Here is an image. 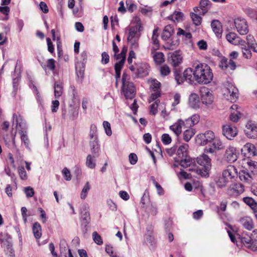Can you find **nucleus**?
<instances>
[{"instance_id":"nucleus-1","label":"nucleus","mask_w":257,"mask_h":257,"mask_svg":"<svg viewBox=\"0 0 257 257\" xmlns=\"http://www.w3.org/2000/svg\"><path fill=\"white\" fill-rule=\"evenodd\" d=\"M197 143L201 146H205L211 143L213 147H206L204 152L207 153L213 154L215 150H220L223 148L221 141L217 138H215L214 133L211 131H206L204 133L197 135Z\"/></svg>"},{"instance_id":"nucleus-2","label":"nucleus","mask_w":257,"mask_h":257,"mask_svg":"<svg viewBox=\"0 0 257 257\" xmlns=\"http://www.w3.org/2000/svg\"><path fill=\"white\" fill-rule=\"evenodd\" d=\"M195 81L199 84H207L213 79V74L210 67L205 63L193 66Z\"/></svg>"},{"instance_id":"nucleus-3","label":"nucleus","mask_w":257,"mask_h":257,"mask_svg":"<svg viewBox=\"0 0 257 257\" xmlns=\"http://www.w3.org/2000/svg\"><path fill=\"white\" fill-rule=\"evenodd\" d=\"M196 161L201 168L197 169L193 162V164L189 167L188 170L191 172L196 171L202 177L208 176L209 171L211 167V159L207 155L202 154L197 158Z\"/></svg>"},{"instance_id":"nucleus-4","label":"nucleus","mask_w":257,"mask_h":257,"mask_svg":"<svg viewBox=\"0 0 257 257\" xmlns=\"http://www.w3.org/2000/svg\"><path fill=\"white\" fill-rule=\"evenodd\" d=\"M199 118L200 117L198 115L194 114L184 121L181 119H179L173 124L170 126V130L172 131L176 136L178 137L182 133V128L183 126L186 128L191 127L199 122Z\"/></svg>"},{"instance_id":"nucleus-5","label":"nucleus","mask_w":257,"mask_h":257,"mask_svg":"<svg viewBox=\"0 0 257 257\" xmlns=\"http://www.w3.org/2000/svg\"><path fill=\"white\" fill-rule=\"evenodd\" d=\"M188 144H183L177 148L178 158L175 159V161L184 168H189L193 164V159L188 156Z\"/></svg>"},{"instance_id":"nucleus-6","label":"nucleus","mask_w":257,"mask_h":257,"mask_svg":"<svg viewBox=\"0 0 257 257\" xmlns=\"http://www.w3.org/2000/svg\"><path fill=\"white\" fill-rule=\"evenodd\" d=\"M68 93L72 99L71 101L69 102V113L72 119H75L78 115L80 100L74 86H70Z\"/></svg>"},{"instance_id":"nucleus-7","label":"nucleus","mask_w":257,"mask_h":257,"mask_svg":"<svg viewBox=\"0 0 257 257\" xmlns=\"http://www.w3.org/2000/svg\"><path fill=\"white\" fill-rule=\"evenodd\" d=\"M121 91L126 99H132L136 95V88L134 83L130 81V76L123 72L122 76Z\"/></svg>"},{"instance_id":"nucleus-8","label":"nucleus","mask_w":257,"mask_h":257,"mask_svg":"<svg viewBox=\"0 0 257 257\" xmlns=\"http://www.w3.org/2000/svg\"><path fill=\"white\" fill-rule=\"evenodd\" d=\"M89 136L91 154L94 158H97L99 155L100 145L98 139L97 127L95 125H91Z\"/></svg>"},{"instance_id":"nucleus-9","label":"nucleus","mask_w":257,"mask_h":257,"mask_svg":"<svg viewBox=\"0 0 257 257\" xmlns=\"http://www.w3.org/2000/svg\"><path fill=\"white\" fill-rule=\"evenodd\" d=\"M13 122L15 121L17 126H19L21 128V130H19V133L21 136L22 142L24 143L26 148H29L30 141L27 135V126L25 122L23 121L21 115H19L18 116L15 113L13 115Z\"/></svg>"},{"instance_id":"nucleus-10","label":"nucleus","mask_w":257,"mask_h":257,"mask_svg":"<svg viewBox=\"0 0 257 257\" xmlns=\"http://www.w3.org/2000/svg\"><path fill=\"white\" fill-rule=\"evenodd\" d=\"M80 57V61H77L75 63V70L78 81L81 82L84 76L85 64L87 58V53L85 51L82 52L81 53Z\"/></svg>"},{"instance_id":"nucleus-11","label":"nucleus","mask_w":257,"mask_h":257,"mask_svg":"<svg viewBox=\"0 0 257 257\" xmlns=\"http://www.w3.org/2000/svg\"><path fill=\"white\" fill-rule=\"evenodd\" d=\"M237 88L231 83H228L227 87H225L223 91L224 97L231 102L235 101L238 97Z\"/></svg>"},{"instance_id":"nucleus-12","label":"nucleus","mask_w":257,"mask_h":257,"mask_svg":"<svg viewBox=\"0 0 257 257\" xmlns=\"http://www.w3.org/2000/svg\"><path fill=\"white\" fill-rule=\"evenodd\" d=\"M234 23L236 29L240 35H244L247 34L249 29L245 19L237 18L234 20Z\"/></svg>"},{"instance_id":"nucleus-13","label":"nucleus","mask_w":257,"mask_h":257,"mask_svg":"<svg viewBox=\"0 0 257 257\" xmlns=\"http://www.w3.org/2000/svg\"><path fill=\"white\" fill-rule=\"evenodd\" d=\"M238 156V153L236 148L233 146H229L226 148L223 157L226 162L231 163L237 160Z\"/></svg>"},{"instance_id":"nucleus-14","label":"nucleus","mask_w":257,"mask_h":257,"mask_svg":"<svg viewBox=\"0 0 257 257\" xmlns=\"http://www.w3.org/2000/svg\"><path fill=\"white\" fill-rule=\"evenodd\" d=\"M80 219L83 225L86 226L90 221L89 207L87 204H83L80 210Z\"/></svg>"},{"instance_id":"nucleus-15","label":"nucleus","mask_w":257,"mask_h":257,"mask_svg":"<svg viewBox=\"0 0 257 257\" xmlns=\"http://www.w3.org/2000/svg\"><path fill=\"white\" fill-rule=\"evenodd\" d=\"M201 99L203 103L211 104L213 101V96L208 88L203 87L200 89Z\"/></svg>"},{"instance_id":"nucleus-16","label":"nucleus","mask_w":257,"mask_h":257,"mask_svg":"<svg viewBox=\"0 0 257 257\" xmlns=\"http://www.w3.org/2000/svg\"><path fill=\"white\" fill-rule=\"evenodd\" d=\"M168 62L174 67L179 66L182 62V57L178 51L170 53L168 58Z\"/></svg>"},{"instance_id":"nucleus-17","label":"nucleus","mask_w":257,"mask_h":257,"mask_svg":"<svg viewBox=\"0 0 257 257\" xmlns=\"http://www.w3.org/2000/svg\"><path fill=\"white\" fill-rule=\"evenodd\" d=\"M222 129L223 135L229 140L234 138L237 134V128L229 124L223 125Z\"/></svg>"},{"instance_id":"nucleus-18","label":"nucleus","mask_w":257,"mask_h":257,"mask_svg":"<svg viewBox=\"0 0 257 257\" xmlns=\"http://www.w3.org/2000/svg\"><path fill=\"white\" fill-rule=\"evenodd\" d=\"M245 132L248 138H252L257 136V123L252 120L248 121L246 124Z\"/></svg>"},{"instance_id":"nucleus-19","label":"nucleus","mask_w":257,"mask_h":257,"mask_svg":"<svg viewBox=\"0 0 257 257\" xmlns=\"http://www.w3.org/2000/svg\"><path fill=\"white\" fill-rule=\"evenodd\" d=\"M241 241L246 247L253 251L257 250V240H253L249 236H243L241 238Z\"/></svg>"},{"instance_id":"nucleus-20","label":"nucleus","mask_w":257,"mask_h":257,"mask_svg":"<svg viewBox=\"0 0 257 257\" xmlns=\"http://www.w3.org/2000/svg\"><path fill=\"white\" fill-rule=\"evenodd\" d=\"M226 39L230 43L234 45H244V41L234 32H229L226 35Z\"/></svg>"},{"instance_id":"nucleus-21","label":"nucleus","mask_w":257,"mask_h":257,"mask_svg":"<svg viewBox=\"0 0 257 257\" xmlns=\"http://www.w3.org/2000/svg\"><path fill=\"white\" fill-rule=\"evenodd\" d=\"M219 67L223 70L229 68L230 70H234L235 69L236 66L235 63L233 61V60L230 59L228 61L227 58L223 57L220 60Z\"/></svg>"},{"instance_id":"nucleus-22","label":"nucleus","mask_w":257,"mask_h":257,"mask_svg":"<svg viewBox=\"0 0 257 257\" xmlns=\"http://www.w3.org/2000/svg\"><path fill=\"white\" fill-rule=\"evenodd\" d=\"M184 81L190 84L194 83L195 78L194 75V68H188L183 72Z\"/></svg>"},{"instance_id":"nucleus-23","label":"nucleus","mask_w":257,"mask_h":257,"mask_svg":"<svg viewBox=\"0 0 257 257\" xmlns=\"http://www.w3.org/2000/svg\"><path fill=\"white\" fill-rule=\"evenodd\" d=\"M244 191V187L241 184L236 183L231 185L228 190L229 194L231 195H238Z\"/></svg>"},{"instance_id":"nucleus-24","label":"nucleus","mask_w":257,"mask_h":257,"mask_svg":"<svg viewBox=\"0 0 257 257\" xmlns=\"http://www.w3.org/2000/svg\"><path fill=\"white\" fill-rule=\"evenodd\" d=\"M236 169L232 165L228 166L222 172V175L229 181L236 175Z\"/></svg>"},{"instance_id":"nucleus-25","label":"nucleus","mask_w":257,"mask_h":257,"mask_svg":"<svg viewBox=\"0 0 257 257\" xmlns=\"http://www.w3.org/2000/svg\"><path fill=\"white\" fill-rule=\"evenodd\" d=\"M145 243L149 246L150 249H154L157 242L151 231H148L145 236Z\"/></svg>"},{"instance_id":"nucleus-26","label":"nucleus","mask_w":257,"mask_h":257,"mask_svg":"<svg viewBox=\"0 0 257 257\" xmlns=\"http://www.w3.org/2000/svg\"><path fill=\"white\" fill-rule=\"evenodd\" d=\"M140 27L138 26L131 27L128 29V35L127 40H132V39H139L140 34L139 32Z\"/></svg>"},{"instance_id":"nucleus-27","label":"nucleus","mask_w":257,"mask_h":257,"mask_svg":"<svg viewBox=\"0 0 257 257\" xmlns=\"http://www.w3.org/2000/svg\"><path fill=\"white\" fill-rule=\"evenodd\" d=\"M150 66L147 63H141L138 65L137 68V75L139 77L146 76L149 74Z\"/></svg>"},{"instance_id":"nucleus-28","label":"nucleus","mask_w":257,"mask_h":257,"mask_svg":"<svg viewBox=\"0 0 257 257\" xmlns=\"http://www.w3.org/2000/svg\"><path fill=\"white\" fill-rule=\"evenodd\" d=\"M240 222L243 227L247 230H251L254 227V223L252 218L249 216H244L240 219Z\"/></svg>"},{"instance_id":"nucleus-29","label":"nucleus","mask_w":257,"mask_h":257,"mask_svg":"<svg viewBox=\"0 0 257 257\" xmlns=\"http://www.w3.org/2000/svg\"><path fill=\"white\" fill-rule=\"evenodd\" d=\"M230 108L234 111L231 112L230 119L233 122H237L241 116V113L237 110L238 106L236 104H233Z\"/></svg>"},{"instance_id":"nucleus-30","label":"nucleus","mask_w":257,"mask_h":257,"mask_svg":"<svg viewBox=\"0 0 257 257\" xmlns=\"http://www.w3.org/2000/svg\"><path fill=\"white\" fill-rule=\"evenodd\" d=\"M211 27L213 31L217 37H221L222 29L220 22L218 20H213L211 23Z\"/></svg>"},{"instance_id":"nucleus-31","label":"nucleus","mask_w":257,"mask_h":257,"mask_svg":"<svg viewBox=\"0 0 257 257\" xmlns=\"http://www.w3.org/2000/svg\"><path fill=\"white\" fill-rule=\"evenodd\" d=\"M189 105L193 108H198L200 102L198 95L195 93H192L189 98Z\"/></svg>"},{"instance_id":"nucleus-32","label":"nucleus","mask_w":257,"mask_h":257,"mask_svg":"<svg viewBox=\"0 0 257 257\" xmlns=\"http://www.w3.org/2000/svg\"><path fill=\"white\" fill-rule=\"evenodd\" d=\"M174 33V29L172 27L169 25L165 27L163 34L162 35V38L164 40H167L171 37L172 35Z\"/></svg>"},{"instance_id":"nucleus-33","label":"nucleus","mask_w":257,"mask_h":257,"mask_svg":"<svg viewBox=\"0 0 257 257\" xmlns=\"http://www.w3.org/2000/svg\"><path fill=\"white\" fill-rule=\"evenodd\" d=\"M211 3L209 0H201L199 6L201 12L199 13V15H204L210 8Z\"/></svg>"},{"instance_id":"nucleus-34","label":"nucleus","mask_w":257,"mask_h":257,"mask_svg":"<svg viewBox=\"0 0 257 257\" xmlns=\"http://www.w3.org/2000/svg\"><path fill=\"white\" fill-rule=\"evenodd\" d=\"M241 151L244 152L245 154L249 155H255L254 146L250 143H246L241 149Z\"/></svg>"},{"instance_id":"nucleus-35","label":"nucleus","mask_w":257,"mask_h":257,"mask_svg":"<svg viewBox=\"0 0 257 257\" xmlns=\"http://www.w3.org/2000/svg\"><path fill=\"white\" fill-rule=\"evenodd\" d=\"M174 76L175 80L178 84H181L184 82V75L181 74V71L180 69L175 68L174 69Z\"/></svg>"},{"instance_id":"nucleus-36","label":"nucleus","mask_w":257,"mask_h":257,"mask_svg":"<svg viewBox=\"0 0 257 257\" xmlns=\"http://www.w3.org/2000/svg\"><path fill=\"white\" fill-rule=\"evenodd\" d=\"M94 156L89 154L87 155L86 160V166L91 169H94L96 166V160Z\"/></svg>"},{"instance_id":"nucleus-37","label":"nucleus","mask_w":257,"mask_h":257,"mask_svg":"<svg viewBox=\"0 0 257 257\" xmlns=\"http://www.w3.org/2000/svg\"><path fill=\"white\" fill-rule=\"evenodd\" d=\"M184 14L179 11H175L169 17V19L173 22H180L183 21Z\"/></svg>"},{"instance_id":"nucleus-38","label":"nucleus","mask_w":257,"mask_h":257,"mask_svg":"<svg viewBox=\"0 0 257 257\" xmlns=\"http://www.w3.org/2000/svg\"><path fill=\"white\" fill-rule=\"evenodd\" d=\"M33 232L35 237L39 239L41 237V226L38 222H35L33 225Z\"/></svg>"},{"instance_id":"nucleus-39","label":"nucleus","mask_w":257,"mask_h":257,"mask_svg":"<svg viewBox=\"0 0 257 257\" xmlns=\"http://www.w3.org/2000/svg\"><path fill=\"white\" fill-rule=\"evenodd\" d=\"M158 28H156L153 30V32L152 41L153 44L154 45V47L153 48L154 50H157L159 48V41L158 40Z\"/></svg>"},{"instance_id":"nucleus-40","label":"nucleus","mask_w":257,"mask_h":257,"mask_svg":"<svg viewBox=\"0 0 257 257\" xmlns=\"http://www.w3.org/2000/svg\"><path fill=\"white\" fill-rule=\"evenodd\" d=\"M241 46V50L243 56L246 58L249 59L251 57V49L248 48V46L246 45V42L244 41V45H240Z\"/></svg>"},{"instance_id":"nucleus-41","label":"nucleus","mask_w":257,"mask_h":257,"mask_svg":"<svg viewBox=\"0 0 257 257\" xmlns=\"http://www.w3.org/2000/svg\"><path fill=\"white\" fill-rule=\"evenodd\" d=\"M195 131L194 129L190 127L186 130L183 133V139L185 141L189 142L192 137L195 135Z\"/></svg>"},{"instance_id":"nucleus-42","label":"nucleus","mask_w":257,"mask_h":257,"mask_svg":"<svg viewBox=\"0 0 257 257\" xmlns=\"http://www.w3.org/2000/svg\"><path fill=\"white\" fill-rule=\"evenodd\" d=\"M239 178L242 181H244L246 183H250L251 180V177L250 174L244 170L240 172Z\"/></svg>"},{"instance_id":"nucleus-43","label":"nucleus","mask_w":257,"mask_h":257,"mask_svg":"<svg viewBox=\"0 0 257 257\" xmlns=\"http://www.w3.org/2000/svg\"><path fill=\"white\" fill-rule=\"evenodd\" d=\"M230 181L223 175L220 177L216 181V184L217 187L219 188H222L225 187Z\"/></svg>"},{"instance_id":"nucleus-44","label":"nucleus","mask_w":257,"mask_h":257,"mask_svg":"<svg viewBox=\"0 0 257 257\" xmlns=\"http://www.w3.org/2000/svg\"><path fill=\"white\" fill-rule=\"evenodd\" d=\"M178 35H182L183 38L185 39L186 40H189V42H191V39L192 38V35L190 32H187L184 31V30L178 28L177 32Z\"/></svg>"},{"instance_id":"nucleus-45","label":"nucleus","mask_w":257,"mask_h":257,"mask_svg":"<svg viewBox=\"0 0 257 257\" xmlns=\"http://www.w3.org/2000/svg\"><path fill=\"white\" fill-rule=\"evenodd\" d=\"M155 62L157 64H161L164 61V54L162 52H156L153 55Z\"/></svg>"},{"instance_id":"nucleus-46","label":"nucleus","mask_w":257,"mask_h":257,"mask_svg":"<svg viewBox=\"0 0 257 257\" xmlns=\"http://www.w3.org/2000/svg\"><path fill=\"white\" fill-rule=\"evenodd\" d=\"M248 169L254 174L257 173V162L249 160L247 162Z\"/></svg>"},{"instance_id":"nucleus-47","label":"nucleus","mask_w":257,"mask_h":257,"mask_svg":"<svg viewBox=\"0 0 257 257\" xmlns=\"http://www.w3.org/2000/svg\"><path fill=\"white\" fill-rule=\"evenodd\" d=\"M191 18L196 26H199L201 24L202 18L194 13H190Z\"/></svg>"},{"instance_id":"nucleus-48","label":"nucleus","mask_w":257,"mask_h":257,"mask_svg":"<svg viewBox=\"0 0 257 257\" xmlns=\"http://www.w3.org/2000/svg\"><path fill=\"white\" fill-rule=\"evenodd\" d=\"M90 189V185L88 182H87L84 186L82 191L80 194V198L82 199H85L87 196L88 192Z\"/></svg>"},{"instance_id":"nucleus-49","label":"nucleus","mask_w":257,"mask_h":257,"mask_svg":"<svg viewBox=\"0 0 257 257\" xmlns=\"http://www.w3.org/2000/svg\"><path fill=\"white\" fill-rule=\"evenodd\" d=\"M161 83L156 79H153L151 81L150 87L153 91H160Z\"/></svg>"},{"instance_id":"nucleus-50","label":"nucleus","mask_w":257,"mask_h":257,"mask_svg":"<svg viewBox=\"0 0 257 257\" xmlns=\"http://www.w3.org/2000/svg\"><path fill=\"white\" fill-rule=\"evenodd\" d=\"M139 39H132V40H127V42L130 44V48L132 50H137L139 49Z\"/></svg>"},{"instance_id":"nucleus-51","label":"nucleus","mask_w":257,"mask_h":257,"mask_svg":"<svg viewBox=\"0 0 257 257\" xmlns=\"http://www.w3.org/2000/svg\"><path fill=\"white\" fill-rule=\"evenodd\" d=\"M160 73L162 76H167L171 72L169 67L167 65H163L160 67Z\"/></svg>"},{"instance_id":"nucleus-52","label":"nucleus","mask_w":257,"mask_h":257,"mask_svg":"<svg viewBox=\"0 0 257 257\" xmlns=\"http://www.w3.org/2000/svg\"><path fill=\"white\" fill-rule=\"evenodd\" d=\"M92 237L94 242L98 245H101L103 243V241L101 237L99 235L97 232L94 231L92 233Z\"/></svg>"},{"instance_id":"nucleus-53","label":"nucleus","mask_w":257,"mask_h":257,"mask_svg":"<svg viewBox=\"0 0 257 257\" xmlns=\"http://www.w3.org/2000/svg\"><path fill=\"white\" fill-rule=\"evenodd\" d=\"M152 180L153 181V183L155 186L157 190L158 194L159 195H162L164 194L163 189L162 188L161 186L155 180L154 177H152Z\"/></svg>"},{"instance_id":"nucleus-54","label":"nucleus","mask_w":257,"mask_h":257,"mask_svg":"<svg viewBox=\"0 0 257 257\" xmlns=\"http://www.w3.org/2000/svg\"><path fill=\"white\" fill-rule=\"evenodd\" d=\"M161 140L164 145H169L172 142L171 137L168 134H164L161 137Z\"/></svg>"},{"instance_id":"nucleus-55","label":"nucleus","mask_w":257,"mask_h":257,"mask_svg":"<svg viewBox=\"0 0 257 257\" xmlns=\"http://www.w3.org/2000/svg\"><path fill=\"white\" fill-rule=\"evenodd\" d=\"M63 88L61 85L56 84L54 88V94L55 97H58L62 94Z\"/></svg>"},{"instance_id":"nucleus-56","label":"nucleus","mask_w":257,"mask_h":257,"mask_svg":"<svg viewBox=\"0 0 257 257\" xmlns=\"http://www.w3.org/2000/svg\"><path fill=\"white\" fill-rule=\"evenodd\" d=\"M2 242L4 243V247L5 249L13 246L12 238L10 236L3 238L2 239Z\"/></svg>"},{"instance_id":"nucleus-57","label":"nucleus","mask_w":257,"mask_h":257,"mask_svg":"<svg viewBox=\"0 0 257 257\" xmlns=\"http://www.w3.org/2000/svg\"><path fill=\"white\" fill-rule=\"evenodd\" d=\"M103 125L105 129L106 134L108 136H110L112 134L110 124L107 121H104L103 122Z\"/></svg>"},{"instance_id":"nucleus-58","label":"nucleus","mask_w":257,"mask_h":257,"mask_svg":"<svg viewBox=\"0 0 257 257\" xmlns=\"http://www.w3.org/2000/svg\"><path fill=\"white\" fill-rule=\"evenodd\" d=\"M18 172H19V176L21 179L24 180L27 179L28 176H27V172L25 171L24 167H19L18 169Z\"/></svg>"},{"instance_id":"nucleus-59","label":"nucleus","mask_w":257,"mask_h":257,"mask_svg":"<svg viewBox=\"0 0 257 257\" xmlns=\"http://www.w3.org/2000/svg\"><path fill=\"white\" fill-rule=\"evenodd\" d=\"M160 101L158 100H156L153 103L151 104L150 108V112L153 115H155L157 113L158 103Z\"/></svg>"},{"instance_id":"nucleus-60","label":"nucleus","mask_w":257,"mask_h":257,"mask_svg":"<svg viewBox=\"0 0 257 257\" xmlns=\"http://www.w3.org/2000/svg\"><path fill=\"white\" fill-rule=\"evenodd\" d=\"M24 192L28 198L32 197L34 195V189L30 186L24 188Z\"/></svg>"},{"instance_id":"nucleus-61","label":"nucleus","mask_w":257,"mask_h":257,"mask_svg":"<svg viewBox=\"0 0 257 257\" xmlns=\"http://www.w3.org/2000/svg\"><path fill=\"white\" fill-rule=\"evenodd\" d=\"M127 52V48L124 47L121 51V53L119 54H117L116 56V59L117 60L119 59H123L124 61L125 60V54Z\"/></svg>"},{"instance_id":"nucleus-62","label":"nucleus","mask_w":257,"mask_h":257,"mask_svg":"<svg viewBox=\"0 0 257 257\" xmlns=\"http://www.w3.org/2000/svg\"><path fill=\"white\" fill-rule=\"evenodd\" d=\"M243 200L246 204L251 207H253L255 206V203L254 200L250 197H244Z\"/></svg>"},{"instance_id":"nucleus-63","label":"nucleus","mask_w":257,"mask_h":257,"mask_svg":"<svg viewBox=\"0 0 257 257\" xmlns=\"http://www.w3.org/2000/svg\"><path fill=\"white\" fill-rule=\"evenodd\" d=\"M109 61V56L108 54L105 52H102L101 54V63L103 64H106Z\"/></svg>"},{"instance_id":"nucleus-64","label":"nucleus","mask_w":257,"mask_h":257,"mask_svg":"<svg viewBox=\"0 0 257 257\" xmlns=\"http://www.w3.org/2000/svg\"><path fill=\"white\" fill-rule=\"evenodd\" d=\"M5 251L6 253L8 255V257L15 256V251L13 248V246L6 248V249H5Z\"/></svg>"}]
</instances>
